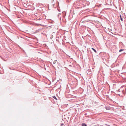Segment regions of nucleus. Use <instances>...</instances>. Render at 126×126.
<instances>
[{"mask_svg": "<svg viewBox=\"0 0 126 126\" xmlns=\"http://www.w3.org/2000/svg\"><path fill=\"white\" fill-rule=\"evenodd\" d=\"M82 126H87L85 124L83 123L82 124Z\"/></svg>", "mask_w": 126, "mask_h": 126, "instance_id": "nucleus-1", "label": "nucleus"}, {"mask_svg": "<svg viewBox=\"0 0 126 126\" xmlns=\"http://www.w3.org/2000/svg\"><path fill=\"white\" fill-rule=\"evenodd\" d=\"M120 19H121V21H123V18H122V16H121V15H120Z\"/></svg>", "mask_w": 126, "mask_h": 126, "instance_id": "nucleus-2", "label": "nucleus"}, {"mask_svg": "<svg viewBox=\"0 0 126 126\" xmlns=\"http://www.w3.org/2000/svg\"><path fill=\"white\" fill-rule=\"evenodd\" d=\"M92 49H93V50L95 52V53H97V51H96V50L94 49V48H92Z\"/></svg>", "mask_w": 126, "mask_h": 126, "instance_id": "nucleus-3", "label": "nucleus"}, {"mask_svg": "<svg viewBox=\"0 0 126 126\" xmlns=\"http://www.w3.org/2000/svg\"><path fill=\"white\" fill-rule=\"evenodd\" d=\"M124 50V49H120V50H119V52H121V51H123Z\"/></svg>", "mask_w": 126, "mask_h": 126, "instance_id": "nucleus-4", "label": "nucleus"}, {"mask_svg": "<svg viewBox=\"0 0 126 126\" xmlns=\"http://www.w3.org/2000/svg\"><path fill=\"white\" fill-rule=\"evenodd\" d=\"M35 25H37L38 26H40V25H42L41 24H36Z\"/></svg>", "mask_w": 126, "mask_h": 126, "instance_id": "nucleus-5", "label": "nucleus"}, {"mask_svg": "<svg viewBox=\"0 0 126 126\" xmlns=\"http://www.w3.org/2000/svg\"><path fill=\"white\" fill-rule=\"evenodd\" d=\"M53 98H54V99H56V100H57L56 97V96H53Z\"/></svg>", "mask_w": 126, "mask_h": 126, "instance_id": "nucleus-6", "label": "nucleus"}, {"mask_svg": "<svg viewBox=\"0 0 126 126\" xmlns=\"http://www.w3.org/2000/svg\"><path fill=\"white\" fill-rule=\"evenodd\" d=\"M63 123H62L61 124V126H63Z\"/></svg>", "mask_w": 126, "mask_h": 126, "instance_id": "nucleus-7", "label": "nucleus"}, {"mask_svg": "<svg viewBox=\"0 0 126 126\" xmlns=\"http://www.w3.org/2000/svg\"><path fill=\"white\" fill-rule=\"evenodd\" d=\"M118 91H119V92H120V90L119 89L118 90Z\"/></svg>", "mask_w": 126, "mask_h": 126, "instance_id": "nucleus-8", "label": "nucleus"}, {"mask_svg": "<svg viewBox=\"0 0 126 126\" xmlns=\"http://www.w3.org/2000/svg\"><path fill=\"white\" fill-rule=\"evenodd\" d=\"M69 66H71V65H69Z\"/></svg>", "mask_w": 126, "mask_h": 126, "instance_id": "nucleus-9", "label": "nucleus"}]
</instances>
